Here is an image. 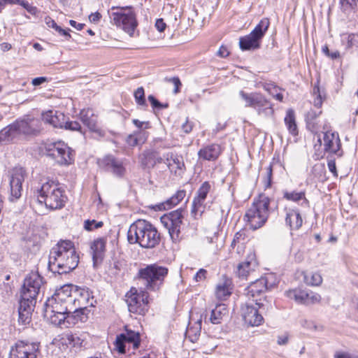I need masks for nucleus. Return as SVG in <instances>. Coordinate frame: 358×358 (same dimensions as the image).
Here are the masks:
<instances>
[{"label": "nucleus", "instance_id": "1", "mask_svg": "<svg viewBox=\"0 0 358 358\" xmlns=\"http://www.w3.org/2000/svg\"><path fill=\"white\" fill-rule=\"evenodd\" d=\"M78 263L79 256L71 241L61 240L50 250L48 269L53 273H69L77 268Z\"/></svg>", "mask_w": 358, "mask_h": 358}, {"label": "nucleus", "instance_id": "2", "mask_svg": "<svg viewBox=\"0 0 358 358\" xmlns=\"http://www.w3.org/2000/svg\"><path fill=\"white\" fill-rule=\"evenodd\" d=\"M34 196L40 204H44L51 210L63 208L68 201L65 190L58 181L48 180L34 191Z\"/></svg>", "mask_w": 358, "mask_h": 358}, {"label": "nucleus", "instance_id": "3", "mask_svg": "<svg viewBox=\"0 0 358 358\" xmlns=\"http://www.w3.org/2000/svg\"><path fill=\"white\" fill-rule=\"evenodd\" d=\"M127 240L130 244L138 243L142 248H155L157 245V229L149 222L138 220L130 226Z\"/></svg>", "mask_w": 358, "mask_h": 358}, {"label": "nucleus", "instance_id": "4", "mask_svg": "<svg viewBox=\"0 0 358 358\" xmlns=\"http://www.w3.org/2000/svg\"><path fill=\"white\" fill-rule=\"evenodd\" d=\"M271 198L263 194L254 199L244 215V220L250 225V229L255 231L266 223L271 213Z\"/></svg>", "mask_w": 358, "mask_h": 358}, {"label": "nucleus", "instance_id": "5", "mask_svg": "<svg viewBox=\"0 0 358 358\" xmlns=\"http://www.w3.org/2000/svg\"><path fill=\"white\" fill-rule=\"evenodd\" d=\"M270 26L268 17L262 18L249 34L239 38V48L243 51L254 52L261 48L262 39Z\"/></svg>", "mask_w": 358, "mask_h": 358}, {"label": "nucleus", "instance_id": "6", "mask_svg": "<svg viewBox=\"0 0 358 358\" xmlns=\"http://www.w3.org/2000/svg\"><path fill=\"white\" fill-rule=\"evenodd\" d=\"M241 99L245 102V107L256 110L259 115L271 117L274 115L273 103L265 95L260 92L248 93L244 90L239 91Z\"/></svg>", "mask_w": 358, "mask_h": 358}, {"label": "nucleus", "instance_id": "7", "mask_svg": "<svg viewBox=\"0 0 358 358\" xmlns=\"http://www.w3.org/2000/svg\"><path fill=\"white\" fill-rule=\"evenodd\" d=\"M72 307L64 303L57 301V299L50 297L44 303L43 316L55 326L62 327L66 316Z\"/></svg>", "mask_w": 358, "mask_h": 358}, {"label": "nucleus", "instance_id": "8", "mask_svg": "<svg viewBox=\"0 0 358 358\" xmlns=\"http://www.w3.org/2000/svg\"><path fill=\"white\" fill-rule=\"evenodd\" d=\"M141 343V334L125 326L124 332L116 336L113 343V350L118 355H124L129 352L131 347L134 350H137L140 347Z\"/></svg>", "mask_w": 358, "mask_h": 358}, {"label": "nucleus", "instance_id": "9", "mask_svg": "<svg viewBox=\"0 0 358 358\" xmlns=\"http://www.w3.org/2000/svg\"><path fill=\"white\" fill-rule=\"evenodd\" d=\"M14 123L21 141L38 136L43 130L41 121L29 115L17 118Z\"/></svg>", "mask_w": 358, "mask_h": 358}, {"label": "nucleus", "instance_id": "10", "mask_svg": "<svg viewBox=\"0 0 358 358\" xmlns=\"http://www.w3.org/2000/svg\"><path fill=\"white\" fill-rule=\"evenodd\" d=\"M47 155L59 165H69L74 162V151L62 141L45 145Z\"/></svg>", "mask_w": 358, "mask_h": 358}, {"label": "nucleus", "instance_id": "11", "mask_svg": "<svg viewBox=\"0 0 358 358\" xmlns=\"http://www.w3.org/2000/svg\"><path fill=\"white\" fill-rule=\"evenodd\" d=\"M41 348L39 342L20 340L11 348L9 358H41Z\"/></svg>", "mask_w": 358, "mask_h": 358}, {"label": "nucleus", "instance_id": "12", "mask_svg": "<svg viewBox=\"0 0 358 358\" xmlns=\"http://www.w3.org/2000/svg\"><path fill=\"white\" fill-rule=\"evenodd\" d=\"M276 286L275 282H270L268 277H261L255 281H252L248 285L245 289V294L252 297L255 301V304L258 306V308H264V304L259 302L262 300V298L266 299V296L264 294L266 292L271 290L272 288Z\"/></svg>", "mask_w": 358, "mask_h": 358}, {"label": "nucleus", "instance_id": "13", "mask_svg": "<svg viewBox=\"0 0 358 358\" xmlns=\"http://www.w3.org/2000/svg\"><path fill=\"white\" fill-rule=\"evenodd\" d=\"M111 21L117 27L132 36L137 25L136 15L131 8H123L120 11L109 13Z\"/></svg>", "mask_w": 358, "mask_h": 358}, {"label": "nucleus", "instance_id": "14", "mask_svg": "<svg viewBox=\"0 0 358 358\" xmlns=\"http://www.w3.org/2000/svg\"><path fill=\"white\" fill-rule=\"evenodd\" d=\"M184 213L185 208L181 207L164 213L159 218L161 223L168 230L173 240L179 237L181 225L183 223Z\"/></svg>", "mask_w": 358, "mask_h": 358}, {"label": "nucleus", "instance_id": "15", "mask_svg": "<svg viewBox=\"0 0 358 358\" xmlns=\"http://www.w3.org/2000/svg\"><path fill=\"white\" fill-rule=\"evenodd\" d=\"M43 283V278L38 272L32 273L25 278L20 294L36 299Z\"/></svg>", "mask_w": 358, "mask_h": 358}, {"label": "nucleus", "instance_id": "16", "mask_svg": "<svg viewBox=\"0 0 358 358\" xmlns=\"http://www.w3.org/2000/svg\"><path fill=\"white\" fill-rule=\"evenodd\" d=\"M324 150L329 155H336L338 157L343 155L342 145L337 131H325L323 136Z\"/></svg>", "mask_w": 358, "mask_h": 358}, {"label": "nucleus", "instance_id": "17", "mask_svg": "<svg viewBox=\"0 0 358 358\" xmlns=\"http://www.w3.org/2000/svg\"><path fill=\"white\" fill-rule=\"evenodd\" d=\"M135 279L143 281L146 289L154 291L157 285V264L140 268Z\"/></svg>", "mask_w": 358, "mask_h": 358}, {"label": "nucleus", "instance_id": "18", "mask_svg": "<svg viewBox=\"0 0 358 358\" xmlns=\"http://www.w3.org/2000/svg\"><path fill=\"white\" fill-rule=\"evenodd\" d=\"M228 314V309L225 304L219 303L215 306V307L211 310L210 315L208 319V321L213 324H221L223 317ZM208 313L206 310L203 311L200 314L199 318L196 322V324L199 326V330L201 329V324L203 320L206 323L208 322Z\"/></svg>", "mask_w": 358, "mask_h": 358}, {"label": "nucleus", "instance_id": "19", "mask_svg": "<svg viewBox=\"0 0 358 358\" xmlns=\"http://www.w3.org/2000/svg\"><path fill=\"white\" fill-rule=\"evenodd\" d=\"M129 311L133 313H140L143 310L142 305L149 303L148 296L145 292L140 296L135 288H131L125 295Z\"/></svg>", "mask_w": 358, "mask_h": 358}, {"label": "nucleus", "instance_id": "20", "mask_svg": "<svg viewBox=\"0 0 358 358\" xmlns=\"http://www.w3.org/2000/svg\"><path fill=\"white\" fill-rule=\"evenodd\" d=\"M241 311L243 320L250 327L260 326L264 321L258 308L252 304L245 303L243 305Z\"/></svg>", "mask_w": 358, "mask_h": 358}, {"label": "nucleus", "instance_id": "21", "mask_svg": "<svg viewBox=\"0 0 358 358\" xmlns=\"http://www.w3.org/2000/svg\"><path fill=\"white\" fill-rule=\"evenodd\" d=\"M284 211L285 213V226L289 228L290 234L292 236V231L300 229L303 225V218L301 210L299 208L294 206L285 207Z\"/></svg>", "mask_w": 358, "mask_h": 358}, {"label": "nucleus", "instance_id": "22", "mask_svg": "<svg viewBox=\"0 0 358 358\" xmlns=\"http://www.w3.org/2000/svg\"><path fill=\"white\" fill-rule=\"evenodd\" d=\"M99 164L100 167L111 172L117 177L122 178L125 173L126 170L122 162L112 155L105 156L99 161Z\"/></svg>", "mask_w": 358, "mask_h": 358}, {"label": "nucleus", "instance_id": "23", "mask_svg": "<svg viewBox=\"0 0 358 358\" xmlns=\"http://www.w3.org/2000/svg\"><path fill=\"white\" fill-rule=\"evenodd\" d=\"M25 171L22 168L12 170L10 177V196L15 199L22 195V182L24 180Z\"/></svg>", "mask_w": 358, "mask_h": 358}, {"label": "nucleus", "instance_id": "24", "mask_svg": "<svg viewBox=\"0 0 358 358\" xmlns=\"http://www.w3.org/2000/svg\"><path fill=\"white\" fill-rule=\"evenodd\" d=\"M87 311V306H80L74 304L73 308L71 309V311H69L66 316L62 327L68 328L76 324L78 322H85L88 318Z\"/></svg>", "mask_w": 358, "mask_h": 358}, {"label": "nucleus", "instance_id": "25", "mask_svg": "<svg viewBox=\"0 0 358 358\" xmlns=\"http://www.w3.org/2000/svg\"><path fill=\"white\" fill-rule=\"evenodd\" d=\"M74 289H76V285L72 284L64 285L59 289H57L56 292L52 296V297L57 299V301L60 303H64L73 308V305L76 300V297L73 296Z\"/></svg>", "mask_w": 358, "mask_h": 358}, {"label": "nucleus", "instance_id": "26", "mask_svg": "<svg viewBox=\"0 0 358 358\" xmlns=\"http://www.w3.org/2000/svg\"><path fill=\"white\" fill-rule=\"evenodd\" d=\"M20 141L14 122L0 130V145L15 144Z\"/></svg>", "mask_w": 358, "mask_h": 358}, {"label": "nucleus", "instance_id": "27", "mask_svg": "<svg viewBox=\"0 0 358 358\" xmlns=\"http://www.w3.org/2000/svg\"><path fill=\"white\" fill-rule=\"evenodd\" d=\"M222 150L220 145L212 143L203 146L198 151V157L204 161L213 162L218 159Z\"/></svg>", "mask_w": 358, "mask_h": 358}, {"label": "nucleus", "instance_id": "28", "mask_svg": "<svg viewBox=\"0 0 358 358\" xmlns=\"http://www.w3.org/2000/svg\"><path fill=\"white\" fill-rule=\"evenodd\" d=\"M106 244V241L103 238H99L91 244L90 248L92 252V261L94 268L103 261Z\"/></svg>", "mask_w": 358, "mask_h": 358}, {"label": "nucleus", "instance_id": "29", "mask_svg": "<svg viewBox=\"0 0 358 358\" xmlns=\"http://www.w3.org/2000/svg\"><path fill=\"white\" fill-rule=\"evenodd\" d=\"M41 118L45 123L54 128L61 129L64 120V114L57 110H48L42 113Z\"/></svg>", "mask_w": 358, "mask_h": 358}, {"label": "nucleus", "instance_id": "30", "mask_svg": "<svg viewBox=\"0 0 358 358\" xmlns=\"http://www.w3.org/2000/svg\"><path fill=\"white\" fill-rule=\"evenodd\" d=\"M74 297L76 300L75 305L80 306H87V304L92 306L93 296L92 292L87 287H79L76 286V289H74Z\"/></svg>", "mask_w": 358, "mask_h": 358}, {"label": "nucleus", "instance_id": "31", "mask_svg": "<svg viewBox=\"0 0 358 358\" xmlns=\"http://www.w3.org/2000/svg\"><path fill=\"white\" fill-rule=\"evenodd\" d=\"M282 199L292 201L294 203H299L302 201L301 206H308L309 201L306 197V192L304 190L297 191V190H289L288 189H284L282 190Z\"/></svg>", "mask_w": 358, "mask_h": 358}, {"label": "nucleus", "instance_id": "32", "mask_svg": "<svg viewBox=\"0 0 358 358\" xmlns=\"http://www.w3.org/2000/svg\"><path fill=\"white\" fill-rule=\"evenodd\" d=\"M186 196L185 189H179L164 201L158 203V211L168 210L180 203Z\"/></svg>", "mask_w": 358, "mask_h": 358}, {"label": "nucleus", "instance_id": "33", "mask_svg": "<svg viewBox=\"0 0 358 358\" xmlns=\"http://www.w3.org/2000/svg\"><path fill=\"white\" fill-rule=\"evenodd\" d=\"M79 117L83 124L90 131H96L98 130L97 116L94 115L92 109H83L79 113Z\"/></svg>", "mask_w": 358, "mask_h": 358}, {"label": "nucleus", "instance_id": "34", "mask_svg": "<svg viewBox=\"0 0 358 358\" xmlns=\"http://www.w3.org/2000/svg\"><path fill=\"white\" fill-rule=\"evenodd\" d=\"M285 124L289 133L293 136L299 135V129L296 120L295 111L292 108H289L286 111V115L284 118Z\"/></svg>", "mask_w": 358, "mask_h": 358}, {"label": "nucleus", "instance_id": "35", "mask_svg": "<svg viewBox=\"0 0 358 358\" xmlns=\"http://www.w3.org/2000/svg\"><path fill=\"white\" fill-rule=\"evenodd\" d=\"M141 164L144 169L154 168L157 164V152L155 150H146L141 156Z\"/></svg>", "mask_w": 358, "mask_h": 358}, {"label": "nucleus", "instance_id": "36", "mask_svg": "<svg viewBox=\"0 0 358 358\" xmlns=\"http://www.w3.org/2000/svg\"><path fill=\"white\" fill-rule=\"evenodd\" d=\"M260 86L278 101H283V94L278 92L281 89L273 82L260 83Z\"/></svg>", "mask_w": 358, "mask_h": 358}, {"label": "nucleus", "instance_id": "37", "mask_svg": "<svg viewBox=\"0 0 358 358\" xmlns=\"http://www.w3.org/2000/svg\"><path fill=\"white\" fill-rule=\"evenodd\" d=\"M322 111L310 109L305 115V122L308 130L313 132L317 129L315 120L322 114Z\"/></svg>", "mask_w": 358, "mask_h": 358}, {"label": "nucleus", "instance_id": "38", "mask_svg": "<svg viewBox=\"0 0 358 358\" xmlns=\"http://www.w3.org/2000/svg\"><path fill=\"white\" fill-rule=\"evenodd\" d=\"M287 296L300 304H306L310 297L308 292L301 289L289 290Z\"/></svg>", "mask_w": 358, "mask_h": 358}, {"label": "nucleus", "instance_id": "39", "mask_svg": "<svg viewBox=\"0 0 358 358\" xmlns=\"http://www.w3.org/2000/svg\"><path fill=\"white\" fill-rule=\"evenodd\" d=\"M313 94L315 96L313 102L314 106L317 108H320L324 100L326 99V94L324 90L320 87V80H317L313 86Z\"/></svg>", "mask_w": 358, "mask_h": 358}, {"label": "nucleus", "instance_id": "40", "mask_svg": "<svg viewBox=\"0 0 358 358\" xmlns=\"http://www.w3.org/2000/svg\"><path fill=\"white\" fill-rule=\"evenodd\" d=\"M36 299L25 296L24 294H20V306L18 310L32 312L34 307L36 304Z\"/></svg>", "mask_w": 358, "mask_h": 358}, {"label": "nucleus", "instance_id": "41", "mask_svg": "<svg viewBox=\"0 0 358 358\" xmlns=\"http://www.w3.org/2000/svg\"><path fill=\"white\" fill-rule=\"evenodd\" d=\"M231 282L226 280L222 284H219L216 287V294L219 299H225L229 297L232 292V288L230 287Z\"/></svg>", "mask_w": 358, "mask_h": 358}, {"label": "nucleus", "instance_id": "42", "mask_svg": "<svg viewBox=\"0 0 358 358\" xmlns=\"http://www.w3.org/2000/svg\"><path fill=\"white\" fill-rule=\"evenodd\" d=\"M61 129L69 130L71 131H79L82 134H85V130L83 129L82 126L78 122L69 120V118L65 115L64 123H62Z\"/></svg>", "mask_w": 358, "mask_h": 358}, {"label": "nucleus", "instance_id": "43", "mask_svg": "<svg viewBox=\"0 0 358 358\" xmlns=\"http://www.w3.org/2000/svg\"><path fill=\"white\" fill-rule=\"evenodd\" d=\"M171 162L173 164L171 168L176 175H180L184 173L185 170V165L182 156H178V155L174 154L173 159H171Z\"/></svg>", "mask_w": 358, "mask_h": 358}, {"label": "nucleus", "instance_id": "44", "mask_svg": "<svg viewBox=\"0 0 358 358\" xmlns=\"http://www.w3.org/2000/svg\"><path fill=\"white\" fill-rule=\"evenodd\" d=\"M210 189L211 185L210 182L205 181L201 185L196 193V196L194 198L204 203Z\"/></svg>", "mask_w": 358, "mask_h": 358}, {"label": "nucleus", "instance_id": "45", "mask_svg": "<svg viewBox=\"0 0 358 358\" xmlns=\"http://www.w3.org/2000/svg\"><path fill=\"white\" fill-rule=\"evenodd\" d=\"M339 7L343 13L348 15L350 10L356 11L357 3L355 0H339Z\"/></svg>", "mask_w": 358, "mask_h": 358}, {"label": "nucleus", "instance_id": "46", "mask_svg": "<svg viewBox=\"0 0 358 358\" xmlns=\"http://www.w3.org/2000/svg\"><path fill=\"white\" fill-rule=\"evenodd\" d=\"M205 208L204 207V203L194 198L192 203V208H191V215L194 219H198V216L200 217L202 216L204 210H200L201 208Z\"/></svg>", "mask_w": 358, "mask_h": 358}, {"label": "nucleus", "instance_id": "47", "mask_svg": "<svg viewBox=\"0 0 358 358\" xmlns=\"http://www.w3.org/2000/svg\"><path fill=\"white\" fill-rule=\"evenodd\" d=\"M135 101L138 106L141 108L147 106V102L145 96V92L143 87H138L134 93Z\"/></svg>", "mask_w": 358, "mask_h": 358}, {"label": "nucleus", "instance_id": "48", "mask_svg": "<svg viewBox=\"0 0 358 358\" xmlns=\"http://www.w3.org/2000/svg\"><path fill=\"white\" fill-rule=\"evenodd\" d=\"M173 155L174 153L171 152L162 153L161 151L158 150V164L162 162L165 163L172 172L173 169L171 167L173 166V164L171 162V159H173Z\"/></svg>", "mask_w": 358, "mask_h": 358}, {"label": "nucleus", "instance_id": "49", "mask_svg": "<svg viewBox=\"0 0 358 358\" xmlns=\"http://www.w3.org/2000/svg\"><path fill=\"white\" fill-rule=\"evenodd\" d=\"M347 44L345 50H350L353 48H358V33H349L347 34Z\"/></svg>", "mask_w": 358, "mask_h": 358}, {"label": "nucleus", "instance_id": "50", "mask_svg": "<svg viewBox=\"0 0 358 358\" xmlns=\"http://www.w3.org/2000/svg\"><path fill=\"white\" fill-rule=\"evenodd\" d=\"M103 225V222H97L95 220H87L84 223V229L86 231H91L96 229H99Z\"/></svg>", "mask_w": 358, "mask_h": 358}, {"label": "nucleus", "instance_id": "51", "mask_svg": "<svg viewBox=\"0 0 358 358\" xmlns=\"http://www.w3.org/2000/svg\"><path fill=\"white\" fill-rule=\"evenodd\" d=\"M164 80L166 82L171 83L174 85V88L173 90V94H176L181 91L182 83L178 76H174L170 78L165 77Z\"/></svg>", "mask_w": 358, "mask_h": 358}, {"label": "nucleus", "instance_id": "52", "mask_svg": "<svg viewBox=\"0 0 358 358\" xmlns=\"http://www.w3.org/2000/svg\"><path fill=\"white\" fill-rule=\"evenodd\" d=\"M305 280L308 285L312 286H318L322 282V276L318 273H312L310 280L307 275H305Z\"/></svg>", "mask_w": 358, "mask_h": 358}, {"label": "nucleus", "instance_id": "53", "mask_svg": "<svg viewBox=\"0 0 358 358\" xmlns=\"http://www.w3.org/2000/svg\"><path fill=\"white\" fill-rule=\"evenodd\" d=\"M273 163L271 162L268 167L266 170V176L264 181V188L268 189L271 188L273 184Z\"/></svg>", "mask_w": 358, "mask_h": 358}, {"label": "nucleus", "instance_id": "54", "mask_svg": "<svg viewBox=\"0 0 358 358\" xmlns=\"http://www.w3.org/2000/svg\"><path fill=\"white\" fill-rule=\"evenodd\" d=\"M18 315H19L18 322L20 324L26 325L31 322L32 312H28L27 310H25V311L18 310Z\"/></svg>", "mask_w": 358, "mask_h": 358}, {"label": "nucleus", "instance_id": "55", "mask_svg": "<svg viewBox=\"0 0 358 358\" xmlns=\"http://www.w3.org/2000/svg\"><path fill=\"white\" fill-rule=\"evenodd\" d=\"M322 53H324V55L325 56H327V57H329L333 60L338 59L341 57V54H340L339 51L336 50L334 52H331L329 48L328 45H327V44H325L324 45L322 46Z\"/></svg>", "mask_w": 358, "mask_h": 358}, {"label": "nucleus", "instance_id": "56", "mask_svg": "<svg viewBox=\"0 0 358 358\" xmlns=\"http://www.w3.org/2000/svg\"><path fill=\"white\" fill-rule=\"evenodd\" d=\"M327 166L329 171L334 175V176H338V171L336 165V160L332 157V155L327 156Z\"/></svg>", "mask_w": 358, "mask_h": 358}, {"label": "nucleus", "instance_id": "57", "mask_svg": "<svg viewBox=\"0 0 358 358\" xmlns=\"http://www.w3.org/2000/svg\"><path fill=\"white\" fill-rule=\"evenodd\" d=\"M168 273L167 267L158 265V288L163 283L164 279L168 275Z\"/></svg>", "mask_w": 358, "mask_h": 358}, {"label": "nucleus", "instance_id": "58", "mask_svg": "<svg viewBox=\"0 0 358 358\" xmlns=\"http://www.w3.org/2000/svg\"><path fill=\"white\" fill-rule=\"evenodd\" d=\"M250 271L249 268L243 267L242 265H238L236 275L241 280L247 279Z\"/></svg>", "mask_w": 358, "mask_h": 358}, {"label": "nucleus", "instance_id": "59", "mask_svg": "<svg viewBox=\"0 0 358 358\" xmlns=\"http://www.w3.org/2000/svg\"><path fill=\"white\" fill-rule=\"evenodd\" d=\"M14 4L20 5L25 8L31 14L34 13L36 8L29 5V2L25 0H15Z\"/></svg>", "mask_w": 358, "mask_h": 358}, {"label": "nucleus", "instance_id": "60", "mask_svg": "<svg viewBox=\"0 0 358 358\" xmlns=\"http://www.w3.org/2000/svg\"><path fill=\"white\" fill-rule=\"evenodd\" d=\"M207 271L200 268L194 275V279L196 282H201L206 278Z\"/></svg>", "mask_w": 358, "mask_h": 358}, {"label": "nucleus", "instance_id": "61", "mask_svg": "<svg viewBox=\"0 0 358 358\" xmlns=\"http://www.w3.org/2000/svg\"><path fill=\"white\" fill-rule=\"evenodd\" d=\"M55 31L61 36H63L66 40L69 41L71 38L69 31H71L70 29H64L60 26H58Z\"/></svg>", "mask_w": 358, "mask_h": 358}, {"label": "nucleus", "instance_id": "62", "mask_svg": "<svg viewBox=\"0 0 358 358\" xmlns=\"http://www.w3.org/2000/svg\"><path fill=\"white\" fill-rule=\"evenodd\" d=\"M194 125V123L189 121L188 117H187L186 121L182 124V129L185 134H189L192 131Z\"/></svg>", "mask_w": 358, "mask_h": 358}, {"label": "nucleus", "instance_id": "63", "mask_svg": "<svg viewBox=\"0 0 358 358\" xmlns=\"http://www.w3.org/2000/svg\"><path fill=\"white\" fill-rule=\"evenodd\" d=\"M229 51L226 45H222L217 52V56L221 58H226L229 55Z\"/></svg>", "mask_w": 358, "mask_h": 358}, {"label": "nucleus", "instance_id": "64", "mask_svg": "<svg viewBox=\"0 0 358 358\" xmlns=\"http://www.w3.org/2000/svg\"><path fill=\"white\" fill-rule=\"evenodd\" d=\"M352 355L348 352L336 351L334 355V358H352Z\"/></svg>", "mask_w": 358, "mask_h": 358}]
</instances>
